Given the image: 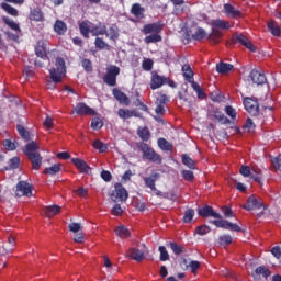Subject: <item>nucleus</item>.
Returning a JSON list of instances; mask_svg holds the SVG:
<instances>
[{
	"instance_id": "nucleus-1",
	"label": "nucleus",
	"mask_w": 281,
	"mask_h": 281,
	"mask_svg": "<svg viewBox=\"0 0 281 281\" xmlns=\"http://www.w3.org/2000/svg\"><path fill=\"white\" fill-rule=\"evenodd\" d=\"M198 216H201L202 218H218L211 222L215 227L228 229L229 232H243V228H240L238 224H234L227 220H221L223 218L221 213L214 211L210 205H204L203 207L198 209Z\"/></svg>"
},
{
	"instance_id": "nucleus-2",
	"label": "nucleus",
	"mask_w": 281,
	"mask_h": 281,
	"mask_svg": "<svg viewBox=\"0 0 281 281\" xmlns=\"http://www.w3.org/2000/svg\"><path fill=\"white\" fill-rule=\"evenodd\" d=\"M40 148L38 144L35 140H32L26 144L23 149L24 155H26L32 164L33 170H41V166H43V156L38 153Z\"/></svg>"
},
{
	"instance_id": "nucleus-3",
	"label": "nucleus",
	"mask_w": 281,
	"mask_h": 281,
	"mask_svg": "<svg viewBox=\"0 0 281 281\" xmlns=\"http://www.w3.org/2000/svg\"><path fill=\"white\" fill-rule=\"evenodd\" d=\"M137 146L140 153H143L142 157L144 161H150L151 164H157L158 166H161L164 158L161 157V155L157 154V151H155L153 147L144 142L138 143Z\"/></svg>"
},
{
	"instance_id": "nucleus-4",
	"label": "nucleus",
	"mask_w": 281,
	"mask_h": 281,
	"mask_svg": "<svg viewBox=\"0 0 281 281\" xmlns=\"http://www.w3.org/2000/svg\"><path fill=\"white\" fill-rule=\"evenodd\" d=\"M67 74V66H65V59L63 57H57L55 60V67L49 69L50 80L58 85L63 82V76Z\"/></svg>"
},
{
	"instance_id": "nucleus-5",
	"label": "nucleus",
	"mask_w": 281,
	"mask_h": 281,
	"mask_svg": "<svg viewBox=\"0 0 281 281\" xmlns=\"http://www.w3.org/2000/svg\"><path fill=\"white\" fill-rule=\"evenodd\" d=\"M120 76V67L111 65L106 68V75L103 78V82L108 87H115L117 85V77Z\"/></svg>"
},
{
	"instance_id": "nucleus-6",
	"label": "nucleus",
	"mask_w": 281,
	"mask_h": 281,
	"mask_svg": "<svg viewBox=\"0 0 281 281\" xmlns=\"http://www.w3.org/2000/svg\"><path fill=\"white\" fill-rule=\"evenodd\" d=\"M110 199L113 203H116V201H126V199H128V191H126L122 183H116Z\"/></svg>"
},
{
	"instance_id": "nucleus-7",
	"label": "nucleus",
	"mask_w": 281,
	"mask_h": 281,
	"mask_svg": "<svg viewBox=\"0 0 281 281\" xmlns=\"http://www.w3.org/2000/svg\"><path fill=\"white\" fill-rule=\"evenodd\" d=\"M244 106L249 115L256 116L260 113V105L258 104V100L251 99L249 97L244 99Z\"/></svg>"
},
{
	"instance_id": "nucleus-8",
	"label": "nucleus",
	"mask_w": 281,
	"mask_h": 281,
	"mask_svg": "<svg viewBox=\"0 0 281 281\" xmlns=\"http://www.w3.org/2000/svg\"><path fill=\"white\" fill-rule=\"evenodd\" d=\"M15 196H33L32 184L27 181H19L15 187Z\"/></svg>"
},
{
	"instance_id": "nucleus-9",
	"label": "nucleus",
	"mask_w": 281,
	"mask_h": 281,
	"mask_svg": "<svg viewBox=\"0 0 281 281\" xmlns=\"http://www.w3.org/2000/svg\"><path fill=\"white\" fill-rule=\"evenodd\" d=\"M231 42L233 45L239 43V45H243L244 47H246V49H249L250 52H256V46H254L251 41H249V38L243 34L233 35Z\"/></svg>"
},
{
	"instance_id": "nucleus-10",
	"label": "nucleus",
	"mask_w": 281,
	"mask_h": 281,
	"mask_svg": "<svg viewBox=\"0 0 281 281\" xmlns=\"http://www.w3.org/2000/svg\"><path fill=\"white\" fill-rule=\"evenodd\" d=\"M164 30V24L161 22H154L145 24L142 29V33L145 36H148V34H161V31Z\"/></svg>"
},
{
	"instance_id": "nucleus-11",
	"label": "nucleus",
	"mask_w": 281,
	"mask_h": 281,
	"mask_svg": "<svg viewBox=\"0 0 281 281\" xmlns=\"http://www.w3.org/2000/svg\"><path fill=\"white\" fill-rule=\"evenodd\" d=\"M243 209L247 212H251L254 210H266L265 204L254 195L248 198L247 204L243 205Z\"/></svg>"
},
{
	"instance_id": "nucleus-12",
	"label": "nucleus",
	"mask_w": 281,
	"mask_h": 281,
	"mask_svg": "<svg viewBox=\"0 0 281 281\" xmlns=\"http://www.w3.org/2000/svg\"><path fill=\"white\" fill-rule=\"evenodd\" d=\"M14 247H16V238L14 235L10 234L7 236V240L2 243V254L4 256L12 254V251H14Z\"/></svg>"
},
{
	"instance_id": "nucleus-13",
	"label": "nucleus",
	"mask_w": 281,
	"mask_h": 281,
	"mask_svg": "<svg viewBox=\"0 0 281 281\" xmlns=\"http://www.w3.org/2000/svg\"><path fill=\"white\" fill-rule=\"evenodd\" d=\"M224 12L229 19H243L244 16L243 11L236 9V7L231 3L224 4Z\"/></svg>"
},
{
	"instance_id": "nucleus-14",
	"label": "nucleus",
	"mask_w": 281,
	"mask_h": 281,
	"mask_svg": "<svg viewBox=\"0 0 281 281\" xmlns=\"http://www.w3.org/2000/svg\"><path fill=\"white\" fill-rule=\"evenodd\" d=\"M74 111L77 115H95V110L87 105L85 102L78 103L74 108Z\"/></svg>"
},
{
	"instance_id": "nucleus-15",
	"label": "nucleus",
	"mask_w": 281,
	"mask_h": 281,
	"mask_svg": "<svg viewBox=\"0 0 281 281\" xmlns=\"http://www.w3.org/2000/svg\"><path fill=\"white\" fill-rule=\"evenodd\" d=\"M47 41L37 42V44L35 45V55L37 56V58H42L43 60L47 58Z\"/></svg>"
},
{
	"instance_id": "nucleus-16",
	"label": "nucleus",
	"mask_w": 281,
	"mask_h": 281,
	"mask_svg": "<svg viewBox=\"0 0 281 281\" xmlns=\"http://www.w3.org/2000/svg\"><path fill=\"white\" fill-rule=\"evenodd\" d=\"M164 85H166V77L160 76L157 72L151 75L150 89H153V91H155V89H161Z\"/></svg>"
},
{
	"instance_id": "nucleus-17",
	"label": "nucleus",
	"mask_w": 281,
	"mask_h": 281,
	"mask_svg": "<svg viewBox=\"0 0 281 281\" xmlns=\"http://www.w3.org/2000/svg\"><path fill=\"white\" fill-rule=\"evenodd\" d=\"M249 78L255 85H267V76L256 69L250 71Z\"/></svg>"
},
{
	"instance_id": "nucleus-18",
	"label": "nucleus",
	"mask_w": 281,
	"mask_h": 281,
	"mask_svg": "<svg viewBox=\"0 0 281 281\" xmlns=\"http://www.w3.org/2000/svg\"><path fill=\"white\" fill-rule=\"evenodd\" d=\"M30 21H35V23H43L45 21V14L41 8H33L29 14Z\"/></svg>"
},
{
	"instance_id": "nucleus-19",
	"label": "nucleus",
	"mask_w": 281,
	"mask_h": 281,
	"mask_svg": "<svg viewBox=\"0 0 281 281\" xmlns=\"http://www.w3.org/2000/svg\"><path fill=\"white\" fill-rule=\"evenodd\" d=\"M71 164H74V166L83 175H89V171L91 170V167L83 159L71 158Z\"/></svg>"
},
{
	"instance_id": "nucleus-20",
	"label": "nucleus",
	"mask_w": 281,
	"mask_h": 281,
	"mask_svg": "<svg viewBox=\"0 0 281 281\" xmlns=\"http://www.w3.org/2000/svg\"><path fill=\"white\" fill-rule=\"evenodd\" d=\"M112 94L114 95L115 100L120 102V104H125V106H128V104H131V99H128L126 93H124L122 90L114 88Z\"/></svg>"
},
{
	"instance_id": "nucleus-21",
	"label": "nucleus",
	"mask_w": 281,
	"mask_h": 281,
	"mask_svg": "<svg viewBox=\"0 0 281 281\" xmlns=\"http://www.w3.org/2000/svg\"><path fill=\"white\" fill-rule=\"evenodd\" d=\"M127 256L128 258H131V260H135L136 262H142V260L146 258V255L144 254V251L135 247H132L128 249Z\"/></svg>"
},
{
	"instance_id": "nucleus-22",
	"label": "nucleus",
	"mask_w": 281,
	"mask_h": 281,
	"mask_svg": "<svg viewBox=\"0 0 281 281\" xmlns=\"http://www.w3.org/2000/svg\"><path fill=\"white\" fill-rule=\"evenodd\" d=\"M161 175L159 173H153L150 177H144L143 181L145 182L146 188H149L151 192L157 191V187L155 183H157V179H159Z\"/></svg>"
},
{
	"instance_id": "nucleus-23",
	"label": "nucleus",
	"mask_w": 281,
	"mask_h": 281,
	"mask_svg": "<svg viewBox=\"0 0 281 281\" xmlns=\"http://www.w3.org/2000/svg\"><path fill=\"white\" fill-rule=\"evenodd\" d=\"M146 9L142 7L139 3H133L131 8V14L135 16L136 19H146L145 15Z\"/></svg>"
},
{
	"instance_id": "nucleus-24",
	"label": "nucleus",
	"mask_w": 281,
	"mask_h": 281,
	"mask_svg": "<svg viewBox=\"0 0 281 281\" xmlns=\"http://www.w3.org/2000/svg\"><path fill=\"white\" fill-rule=\"evenodd\" d=\"M104 36L110 38V41H117L120 38V29L117 25L112 24L108 31H105Z\"/></svg>"
},
{
	"instance_id": "nucleus-25",
	"label": "nucleus",
	"mask_w": 281,
	"mask_h": 281,
	"mask_svg": "<svg viewBox=\"0 0 281 281\" xmlns=\"http://www.w3.org/2000/svg\"><path fill=\"white\" fill-rule=\"evenodd\" d=\"M90 33H92V36H104L106 34V24L99 22V24L91 27Z\"/></svg>"
},
{
	"instance_id": "nucleus-26",
	"label": "nucleus",
	"mask_w": 281,
	"mask_h": 281,
	"mask_svg": "<svg viewBox=\"0 0 281 281\" xmlns=\"http://www.w3.org/2000/svg\"><path fill=\"white\" fill-rule=\"evenodd\" d=\"M182 72L186 80H188V82L192 85V82H194V71H192V67H190V64H184L182 66Z\"/></svg>"
},
{
	"instance_id": "nucleus-27",
	"label": "nucleus",
	"mask_w": 281,
	"mask_h": 281,
	"mask_svg": "<svg viewBox=\"0 0 281 281\" xmlns=\"http://www.w3.org/2000/svg\"><path fill=\"white\" fill-rule=\"evenodd\" d=\"M267 27L269 32L272 34V36H277V37L280 36L281 29L278 25V22H276V20H270L269 22H267Z\"/></svg>"
},
{
	"instance_id": "nucleus-28",
	"label": "nucleus",
	"mask_w": 281,
	"mask_h": 281,
	"mask_svg": "<svg viewBox=\"0 0 281 281\" xmlns=\"http://www.w3.org/2000/svg\"><path fill=\"white\" fill-rule=\"evenodd\" d=\"M45 216L47 218H52L56 216V214H60V206L59 205H49L44 209Z\"/></svg>"
},
{
	"instance_id": "nucleus-29",
	"label": "nucleus",
	"mask_w": 281,
	"mask_h": 281,
	"mask_svg": "<svg viewBox=\"0 0 281 281\" xmlns=\"http://www.w3.org/2000/svg\"><path fill=\"white\" fill-rule=\"evenodd\" d=\"M191 87L193 91H195L199 100H205L207 98V94H205V90L201 88V85H199L196 81H191Z\"/></svg>"
},
{
	"instance_id": "nucleus-30",
	"label": "nucleus",
	"mask_w": 281,
	"mask_h": 281,
	"mask_svg": "<svg viewBox=\"0 0 281 281\" xmlns=\"http://www.w3.org/2000/svg\"><path fill=\"white\" fill-rule=\"evenodd\" d=\"M54 31L56 34H59V36H63V34L67 32V24L63 20H56Z\"/></svg>"
},
{
	"instance_id": "nucleus-31",
	"label": "nucleus",
	"mask_w": 281,
	"mask_h": 281,
	"mask_svg": "<svg viewBox=\"0 0 281 281\" xmlns=\"http://www.w3.org/2000/svg\"><path fill=\"white\" fill-rule=\"evenodd\" d=\"M137 135L143 142H148L150 139V130L148 126L138 127Z\"/></svg>"
},
{
	"instance_id": "nucleus-32",
	"label": "nucleus",
	"mask_w": 281,
	"mask_h": 281,
	"mask_svg": "<svg viewBox=\"0 0 281 281\" xmlns=\"http://www.w3.org/2000/svg\"><path fill=\"white\" fill-rule=\"evenodd\" d=\"M89 21H83L79 24L80 34L83 38H89V34H91V27L89 26Z\"/></svg>"
},
{
	"instance_id": "nucleus-33",
	"label": "nucleus",
	"mask_w": 281,
	"mask_h": 281,
	"mask_svg": "<svg viewBox=\"0 0 281 281\" xmlns=\"http://www.w3.org/2000/svg\"><path fill=\"white\" fill-rule=\"evenodd\" d=\"M181 159H182V164L183 166H186L187 168H190V170H195L196 169V165L194 162V159H192L190 157V155L188 154H183L181 156Z\"/></svg>"
},
{
	"instance_id": "nucleus-34",
	"label": "nucleus",
	"mask_w": 281,
	"mask_h": 281,
	"mask_svg": "<svg viewBox=\"0 0 281 281\" xmlns=\"http://www.w3.org/2000/svg\"><path fill=\"white\" fill-rule=\"evenodd\" d=\"M234 69V65L226 64V63H220L216 64V71L217 74H229Z\"/></svg>"
},
{
	"instance_id": "nucleus-35",
	"label": "nucleus",
	"mask_w": 281,
	"mask_h": 281,
	"mask_svg": "<svg viewBox=\"0 0 281 281\" xmlns=\"http://www.w3.org/2000/svg\"><path fill=\"white\" fill-rule=\"evenodd\" d=\"M222 36H223V33L218 29H212L211 34H209L207 36V41L216 45L218 43V38H221Z\"/></svg>"
},
{
	"instance_id": "nucleus-36",
	"label": "nucleus",
	"mask_w": 281,
	"mask_h": 281,
	"mask_svg": "<svg viewBox=\"0 0 281 281\" xmlns=\"http://www.w3.org/2000/svg\"><path fill=\"white\" fill-rule=\"evenodd\" d=\"M2 21L4 25H8V27H10V30H13V32H21V26L19 25V23L12 21L10 18L2 16Z\"/></svg>"
},
{
	"instance_id": "nucleus-37",
	"label": "nucleus",
	"mask_w": 281,
	"mask_h": 281,
	"mask_svg": "<svg viewBox=\"0 0 281 281\" xmlns=\"http://www.w3.org/2000/svg\"><path fill=\"white\" fill-rule=\"evenodd\" d=\"M16 131H18L20 137L22 139H24V142H31L32 140L30 132L25 130V126L19 124V125H16Z\"/></svg>"
},
{
	"instance_id": "nucleus-38",
	"label": "nucleus",
	"mask_w": 281,
	"mask_h": 281,
	"mask_svg": "<svg viewBox=\"0 0 281 281\" xmlns=\"http://www.w3.org/2000/svg\"><path fill=\"white\" fill-rule=\"evenodd\" d=\"M211 25L213 27H216L217 30H229L231 25L229 22L217 19V20H213Z\"/></svg>"
},
{
	"instance_id": "nucleus-39",
	"label": "nucleus",
	"mask_w": 281,
	"mask_h": 281,
	"mask_svg": "<svg viewBox=\"0 0 281 281\" xmlns=\"http://www.w3.org/2000/svg\"><path fill=\"white\" fill-rule=\"evenodd\" d=\"M63 170V166L60 164H55L50 167H47L44 169V175H50V177H54V175H58Z\"/></svg>"
},
{
	"instance_id": "nucleus-40",
	"label": "nucleus",
	"mask_w": 281,
	"mask_h": 281,
	"mask_svg": "<svg viewBox=\"0 0 281 281\" xmlns=\"http://www.w3.org/2000/svg\"><path fill=\"white\" fill-rule=\"evenodd\" d=\"M161 41L162 37L159 35V33H151L144 38L146 45H150V43H161Z\"/></svg>"
},
{
	"instance_id": "nucleus-41",
	"label": "nucleus",
	"mask_w": 281,
	"mask_h": 281,
	"mask_svg": "<svg viewBox=\"0 0 281 281\" xmlns=\"http://www.w3.org/2000/svg\"><path fill=\"white\" fill-rule=\"evenodd\" d=\"M1 8L4 10V12H7V14H10V16H19V10H16L14 7L2 2Z\"/></svg>"
},
{
	"instance_id": "nucleus-42",
	"label": "nucleus",
	"mask_w": 281,
	"mask_h": 281,
	"mask_svg": "<svg viewBox=\"0 0 281 281\" xmlns=\"http://www.w3.org/2000/svg\"><path fill=\"white\" fill-rule=\"evenodd\" d=\"M115 234L119 238H128L131 236V232L124 225L116 227Z\"/></svg>"
},
{
	"instance_id": "nucleus-43",
	"label": "nucleus",
	"mask_w": 281,
	"mask_h": 281,
	"mask_svg": "<svg viewBox=\"0 0 281 281\" xmlns=\"http://www.w3.org/2000/svg\"><path fill=\"white\" fill-rule=\"evenodd\" d=\"M207 32L205 29L198 27L196 31L193 33V41H203V38H207Z\"/></svg>"
},
{
	"instance_id": "nucleus-44",
	"label": "nucleus",
	"mask_w": 281,
	"mask_h": 281,
	"mask_svg": "<svg viewBox=\"0 0 281 281\" xmlns=\"http://www.w3.org/2000/svg\"><path fill=\"white\" fill-rule=\"evenodd\" d=\"M255 276H263V278H269V276H271V270L265 266H259L255 269Z\"/></svg>"
},
{
	"instance_id": "nucleus-45",
	"label": "nucleus",
	"mask_w": 281,
	"mask_h": 281,
	"mask_svg": "<svg viewBox=\"0 0 281 281\" xmlns=\"http://www.w3.org/2000/svg\"><path fill=\"white\" fill-rule=\"evenodd\" d=\"M92 146L95 150H99V153H106V150H109V147L106 146V144H104L100 139L94 140L92 143Z\"/></svg>"
},
{
	"instance_id": "nucleus-46",
	"label": "nucleus",
	"mask_w": 281,
	"mask_h": 281,
	"mask_svg": "<svg viewBox=\"0 0 281 281\" xmlns=\"http://www.w3.org/2000/svg\"><path fill=\"white\" fill-rule=\"evenodd\" d=\"M158 146L160 150H172V144L167 142L166 138H159Z\"/></svg>"
},
{
	"instance_id": "nucleus-47",
	"label": "nucleus",
	"mask_w": 281,
	"mask_h": 281,
	"mask_svg": "<svg viewBox=\"0 0 281 281\" xmlns=\"http://www.w3.org/2000/svg\"><path fill=\"white\" fill-rule=\"evenodd\" d=\"M195 232L199 236H205V234H210L212 228L207 225H200L195 228Z\"/></svg>"
},
{
	"instance_id": "nucleus-48",
	"label": "nucleus",
	"mask_w": 281,
	"mask_h": 281,
	"mask_svg": "<svg viewBox=\"0 0 281 281\" xmlns=\"http://www.w3.org/2000/svg\"><path fill=\"white\" fill-rule=\"evenodd\" d=\"M104 126V123L102 122V119L100 117H93L91 121V128L93 131H100Z\"/></svg>"
},
{
	"instance_id": "nucleus-49",
	"label": "nucleus",
	"mask_w": 281,
	"mask_h": 281,
	"mask_svg": "<svg viewBox=\"0 0 281 281\" xmlns=\"http://www.w3.org/2000/svg\"><path fill=\"white\" fill-rule=\"evenodd\" d=\"M193 218H194V210L193 209H188L184 212V215L182 217L183 223H192Z\"/></svg>"
},
{
	"instance_id": "nucleus-50",
	"label": "nucleus",
	"mask_w": 281,
	"mask_h": 281,
	"mask_svg": "<svg viewBox=\"0 0 281 281\" xmlns=\"http://www.w3.org/2000/svg\"><path fill=\"white\" fill-rule=\"evenodd\" d=\"M94 45L98 49H109L111 46L104 42L102 37H97L94 41Z\"/></svg>"
},
{
	"instance_id": "nucleus-51",
	"label": "nucleus",
	"mask_w": 281,
	"mask_h": 281,
	"mask_svg": "<svg viewBox=\"0 0 281 281\" xmlns=\"http://www.w3.org/2000/svg\"><path fill=\"white\" fill-rule=\"evenodd\" d=\"M158 250L160 251V261L166 262L167 260H170V255L168 254V250H166V246H159Z\"/></svg>"
},
{
	"instance_id": "nucleus-52",
	"label": "nucleus",
	"mask_w": 281,
	"mask_h": 281,
	"mask_svg": "<svg viewBox=\"0 0 281 281\" xmlns=\"http://www.w3.org/2000/svg\"><path fill=\"white\" fill-rule=\"evenodd\" d=\"M19 146V143L12 142L10 139H4L3 140V147L5 150H16V147Z\"/></svg>"
},
{
	"instance_id": "nucleus-53",
	"label": "nucleus",
	"mask_w": 281,
	"mask_h": 281,
	"mask_svg": "<svg viewBox=\"0 0 281 281\" xmlns=\"http://www.w3.org/2000/svg\"><path fill=\"white\" fill-rule=\"evenodd\" d=\"M183 43L184 45H188V43H190V41H194V33H192V31L190 29H186L184 33H183Z\"/></svg>"
},
{
	"instance_id": "nucleus-54",
	"label": "nucleus",
	"mask_w": 281,
	"mask_h": 281,
	"mask_svg": "<svg viewBox=\"0 0 281 281\" xmlns=\"http://www.w3.org/2000/svg\"><path fill=\"white\" fill-rule=\"evenodd\" d=\"M169 247L176 256H180V254H183V248L179 246L177 243H169Z\"/></svg>"
},
{
	"instance_id": "nucleus-55",
	"label": "nucleus",
	"mask_w": 281,
	"mask_h": 281,
	"mask_svg": "<svg viewBox=\"0 0 281 281\" xmlns=\"http://www.w3.org/2000/svg\"><path fill=\"white\" fill-rule=\"evenodd\" d=\"M20 164H21V159L19 157L14 156L13 158H11L9 160V168L11 170H16V168H19Z\"/></svg>"
},
{
	"instance_id": "nucleus-56",
	"label": "nucleus",
	"mask_w": 281,
	"mask_h": 281,
	"mask_svg": "<svg viewBox=\"0 0 281 281\" xmlns=\"http://www.w3.org/2000/svg\"><path fill=\"white\" fill-rule=\"evenodd\" d=\"M234 239L232 238L231 235H222L218 237V244L220 245H232V241Z\"/></svg>"
},
{
	"instance_id": "nucleus-57",
	"label": "nucleus",
	"mask_w": 281,
	"mask_h": 281,
	"mask_svg": "<svg viewBox=\"0 0 281 281\" xmlns=\"http://www.w3.org/2000/svg\"><path fill=\"white\" fill-rule=\"evenodd\" d=\"M181 175H182V178L184 179V181H194V171L182 170Z\"/></svg>"
},
{
	"instance_id": "nucleus-58",
	"label": "nucleus",
	"mask_w": 281,
	"mask_h": 281,
	"mask_svg": "<svg viewBox=\"0 0 281 281\" xmlns=\"http://www.w3.org/2000/svg\"><path fill=\"white\" fill-rule=\"evenodd\" d=\"M117 115L121 120H131V110L119 109Z\"/></svg>"
},
{
	"instance_id": "nucleus-59",
	"label": "nucleus",
	"mask_w": 281,
	"mask_h": 281,
	"mask_svg": "<svg viewBox=\"0 0 281 281\" xmlns=\"http://www.w3.org/2000/svg\"><path fill=\"white\" fill-rule=\"evenodd\" d=\"M225 113L231 117L232 120H236V110L232 105H226L225 106Z\"/></svg>"
},
{
	"instance_id": "nucleus-60",
	"label": "nucleus",
	"mask_w": 281,
	"mask_h": 281,
	"mask_svg": "<svg viewBox=\"0 0 281 281\" xmlns=\"http://www.w3.org/2000/svg\"><path fill=\"white\" fill-rule=\"evenodd\" d=\"M134 106H139L140 111H144L145 113L148 112V105L144 104L142 100L136 97V99L133 101Z\"/></svg>"
},
{
	"instance_id": "nucleus-61",
	"label": "nucleus",
	"mask_w": 281,
	"mask_h": 281,
	"mask_svg": "<svg viewBox=\"0 0 281 281\" xmlns=\"http://www.w3.org/2000/svg\"><path fill=\"white\" fill-rule=\"evenodd\" d=\"M153 59H145L142 63V67L144 69V71H153Z\"/></svg>"
},
{
	"instance_id": "nucleus-62",
	"label": "nucleus",
	"mask_w": 281,
	"mask_h": 281,
	"mask_svg": "<svg viewBox=\"0 0 281 281\" xmlns=\"http://www.w3.org/2000/svg\"><path fill=\"white\" fill-rule=\"evenodd\" d=\"M239 172L243 177H251V168H249L247 165H243Z\"/></svg>"
},
{
	"instance_id": "nucleus-63",
	"label": "nucleus",
	"mask_w": 281,
	"mask_h": 281,
	"mask_svg": "<svg viewBox=\"0 0 281 281\" xmlns=\"http://www.w3.org/2000/svg\"><path fill=\"white\" fill-rule=\"evenodd\" d=\"M272 166H273L274 170H281V155H279L278 157L273 158Z\"/></svg>"
},
{
	"instance_id": "nucleus-64",
	"label": "nucleus",
	"mask_w": 281,
	"mask_h": 281,
	"mask_svg": "<svg viewBox=\"0 0 281 281\" xmlns=\"http://www.w3.org/2000/svg\"><path fill=\"white\" fill-rule=\"evenodd\" d=\"M270 251H271L272 256H274V258H277V260H280V258H281L280 246H274Z\"/></svg>"
}]
</instances>
